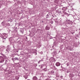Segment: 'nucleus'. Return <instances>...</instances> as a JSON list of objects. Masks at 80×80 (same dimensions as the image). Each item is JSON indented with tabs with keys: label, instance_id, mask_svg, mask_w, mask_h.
Returning a JSON list of instances; mask_svg holds the SVG:
<instances>
[{
	"label": "nucleus",
	"instance_id": "nucleus-1",
	"mask_svg": "<svg viewBox=\"0 0 80 80\" xmlns=\"http://www.w3.org/2000/svg\"><path fill=\"white\" fill-rule=\"evenodd\" d=\"M2 38L3 39H5L7 38V37H8V35L7 34L5 33H4L2 34Z\"/></svg>",
	"mask_w": 80,
	"mask_h": 80
},
{
	"label": "nucleus",
	"instance_id": "nucleus-2",
	"mask_svg": "<svg viewBox=\"0 0 80 80\" xmlns=\"http://www.w3.org/2000/svg\"><path fill=\"white\" fill-rule=\"evenodd\" d=\"M4 62V58L2 56H0V63H3Z\"/></svg>",
	"mask_w": 80,
	"mask_h": 80
},
{
	"label": "nucleus",
	"instance_id": "nucleus-3",
	"mask_svg": "<svg viewBox=\"0 0 80 80\" xmlns=\"http://www.w3.org/2000/svg\"><path fill=\"white\" fill-rule=\"evenodd\" d=\"M6 51H7V52H8L9 51H11V49L10 47H8V46L7 47V48L6 49Z\"/></svg>",
	"mask_w": 80,
	"mask_h": 80
},
{
	"label": "nucleus",
	"instance_id": "nucleus-4",
	"mask_svg": "<svg viewBox=\"0 0 80 80\" xmlns=\"http://www.w3.org/2000/svg\"><path fill=\"white\" fill-rule=\"evenodd\" d=\"M32 52H33V53H36V54L35 55H37V52H36V50L35 49H34V52H33V51L31 50V53H32Z\"/></svg>",
	"mask_w": 80,
	"mask_h": 80
},
{
	"label": "nucleus",
	"instance_id": "nucleus-5",
	"mask_svg": "<svg viewBox=\"0 0 80 80\" xmlns=\"http://www.w3.org/2000/svg\"><path fill=\"white\" fill-rule=\"evenodd\" d=\"M56 65L57 67H59V66L60 65V62H57L56 63Z\"/></svg>",
	"mask_w": 80,
	"mask_h": 80
},
{
	"label": "nucleus",
	"instance_id": "nucleus-6",
	"mask_svg": "<svg viewBox=\"0 0 80 80\" xmlns=\"http://www.w3.org/2000/svg\"><path fill=\"white\" fill-rule=\"evenodd\" d=\"M45 29L46 30H49L50 29V27H48V25H47V26L46 27Z\"/></svg>",
	"mask_w": 80,
	"mask_h": 80
},
{
	"label": "nucleus",
	"instance_id": "nucleus-7",
	"mask_svg": "<svg viewBox=\"0 0 80 80\" xmlns=\"http://www.w3.org/2000/svg\"><path fill=\"white\" fill-rule=\"evenodd\" d=\"M32 80H38V78H37V77H36V76H34V77H33V78H32Z\"/></svg>",
	"mask_w": 80,
	"mask_h": 80
},
{
	"label": "nucleus",
	"instance_id": "nucleus-8",
	"mask_svg": "<svg viewBox=\"0 0 80 80\" xmlns=\"http://www.w3.org/2000/svg\"><path fill=\"white\" fill-rule=\"evenodd\" d=\"M9 40L10 42H12L13 40V38H10L9 39Z\"/></svg>",
	"mask_w": 80,
	"mask_h": 80
},
{
	"label": "nucleus",
	"instance_id": "nucleus-9",
	"mask_svg": "<svg viewBox=\"0 0 80 80\" xmlns=\"http://www.w3.org/2000/svg\"><path fill=\"white\" fill-rule=\"evenodd\" d=\"M33 66H34V67H37V64H33Z\"/></svg>",
	"mask_w": 80,
	"mask_h": 80
},
{
	"label": "nucleus",
	"instance_id": "nucleus-10",
	"mask_svg": "<svg viewBox=\"0 0 80 80\" xmlns=\"http://www.w3.org/2000/svg\"><path fill=\"white\" fill-rule=\"evenodd\" d=\"M15 60H18V58H15Z\"/></svg>",
	"mask_w": 80,
	"mask_h": 80
},
{
	"label": "nucleus",
	"instance_id": "nucleus-11",
	"mask_svg": "<svg viewBox=\"0 0 80 80\" xmlns=\"http://www.w3.org/2000/svg\"><path fill=\"white\" fill-rule=\"evenodd\" d=\"M48 17H49V15L48 14H47L46 16V18H48Z\"/></svg>",
	"mask_w": 80,
	"mask_h": 80
},
{
	"label": "nucleus",
	"instance_id": "nucleus-12",
	"mask_svg": "<svg viewBox=\"0 0 80 80\" xmlns=\"http://www.w3.org/2000/svg\"><path fill=\"white\" fill-rule=\"evenodd\" d=\"M42 62V60H40L38 62V63H40V62Z\"/></svg>",
	"mask_w": 80,
	"mask_h": 80
},
{
	"label": "nucleus",
	"instance_id": "nucleus-13",
	"mask_svg": "<svg viewBox=\"0 0 80 80\" xmlns=\"http://www.w3.org/2000/svg\"><path fill=\"white\" fill-rule=\"evenodd\" d=\"M0 37H1L2 38V37H3L2 36V34H1V33H0Z\"/></svg>",
	"mask_w": 80,
	"mask_h": 80
},
{
	"label": "nucleus",
	"instance_id": "nucleus-14",
	"mask_svg": "<svg viewBox=\"0 0 80 80\" xmlns=\"http://www.w3.org/2000/svg\"><path fill=\"white\" fill-rule=\"evenodd\" d=\"M21 32H22V33H23V30H22V31L21 30Z\"/></svg>",
	"mask_w": 80,
	"mask_h": 80
},
{
	"label": "nucleus",
	"instance_id": "nucleus-15",
	"mask_svg": "<svg viewBox=\"0 0 80 80\" xmlns=\"http://www.w3.org/2000/svg\"><path fill=\"white\" fill-rule=\"evenodd\" d=\"M3 48H1V50L2 51H3V50H2V49H3Z\"/></svg>",
	"mask_w": 80,
	"mask_h": 80
},
{
	"label": "nucleus",
	"instance_id": "nucleus-16",
	"mask_svg": "<svg viewBox=\"0 0 80 80\" xmlns=\"http://www.w3.org/2000/svg\"><path fill=\"white\" fill-rule=\"evenodd\" d=\"M41 54H43V52H41Z\"/></svg>",
	"mask_w": 80,
	"mask_h": 80
},
{
	"label": "nucleus",
	"instance_id": "nucleus-17",
	"mask_svg": "<svg viewBox=\"0 0 80 80\" xmlns=\"http://www.w3.org/2000/svg\"><path fill=\"white\" fill-rule=\"evenodd\" d=\"M45 80H49L48 79H46Z\"/></svg>",
	"mask_w": 80,
	"mask_h": 80
},
{
	"label": "nucleus",
	"instance_id": "nucleus-18",
	"mask_svg": "<svg viewBox=\"0 0 80 80\" xmlns=\"http://www.w3.org/2000/svg\"><path fill=\"white\" fill-rule=\"evenodd\" d=\"M61 12H62L60 11L59 13H61Z\"/></svg>",
	"mask_w": 80,
	"mask_h": 80
},
{
	"label": "nucleus",
	"instance_id": "nucleus-19",
	"mask_svg": "<svg viewBox=\"0 0 80 80\" xmlns=\"http://www.w3.org/2000/svg\"><path fill=\"white\" fill-rule=\"evenodd\" d=\"M61 78H62V76H61Z\"/></svg>",
	"mask_w": 80,
	"mask_h": 80
},
{
	"label": "nucleus",
	"instance_id": "nucleus-20",
	"mask_svg": "<svg viewBox=\"0 0 80 80\" xmlns=\"http://www.w3.org/2000/svg\"><path fill=\"white\" fill-rule=\"evenodd\" d=\"M61 68H62V66H61Z\"/></svg>",
	"mask_w": 80,
	"mask_h": 80
},
{
	"label": "nucleus",
	"instance_id": "nucleus-21",
	"mask_svg": "<svg viewBox=\"0 0 80 80\" xmlns=\"http://www.w3.org/2000/svg\"><path fill=\"white\" fill-rule=\"evenodd\" d=\"M67 66H68V65H67Z\"/></svg>",
	"mask_w": 80,
	"mask_h": 80
},
{
	"label": "nucleus",
	"instance_id": "nucleus-22",
	"mask_svg": "<svg viewBox=\"0 0 80 80\" xmlns=\"http://www.w3.org/2000/svg\"><path fill=\"white\" fill-rule=\"evenodd\" d=\"M2 23H3V22H2Z\"/></svg>",
	"mask_w": 80,
	"mask_h": 80
}]
</instances>
